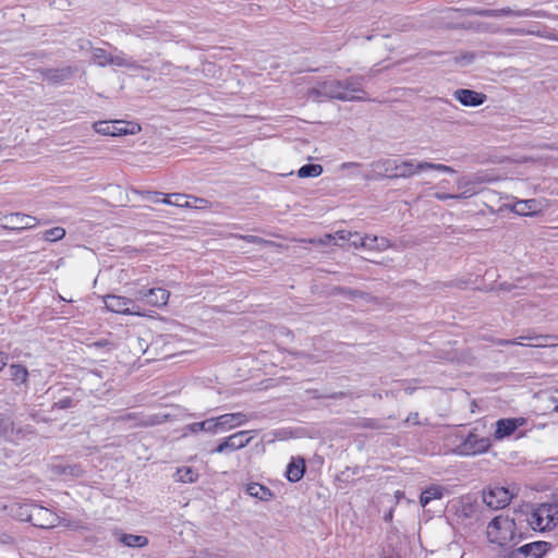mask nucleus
I'll use <instances>...</instances> for the list:
<instances>
[{
  "label": "nucleus",
  "instance_id": "12",
  "mask_svg": "<svg viewBox=\"0 0 558 558\" xmlns=\"http://www.w3.org/2000/svg\"><path fill=\"white\" fill-rule=\"evenodd\" d=\"M4 220H7L9 225H0V227L5 230L31 229L37 226L38 223L36 217L22 213H12L5 215Z\"/></svg>",
  "mask_w": 558,
  "mask_h": 558
},
{
  "label": "nucleus",
  "instance_id": "30",
  "mask_svg": "<svg viewBox=\"0 0 558 558\" xmlns=\"http://www.w3.org/2000/svg\"><path fill=\"white\" fill-rule=\"evenodd\" d=\"M523 339H526V340H534L536 341L535 343H531L530 345L532 347H546L547 344L544 343L543 341L547 339L546 336H526V337H519L517 339H513V340H500L499 343L500 344H518V345H524V343L521 341Z\"/></svg>",
  "mask_w": 558,
  "mask_h": 558
},
{
  "label": "nucleus",
  "instance_id": "20",
  "mask_svg": "<svg viewBox=\"0 0 558 558\" xmlns=\"http://www.w3.org/2000/svg\"><path fill=\"white\" fill-rule=\"evenodd\" d=\"M34 506V504L15 502L9 507V512L14 519L31 522Z\"/></svg>",
  "mask_w": 558,
  "mask_h": 558
},
{
  "label": "nucleus",
  "instance_id": "16",
  "mask_svg": "<svg viewBox=\"0 0 558 558\" xmlns=\"http://www.w3.org/2000/svg\"><path fill=\"white\" fill-rule=\"evenodd\" d=\"M208 201L183 193H172V206L182 208H206Z\"/></svg>",
  "mask_w": 558,
  "mask_h": 558
},
{
  "label": "nucleus",
  "instance_id": "44",
  "mask_svg": "<svg viewBox=\"0 0 558 558\" xmlns=\"http://www.w3.org/2000/svg\"><path fill=\"white\" fill-rule=\"evenodd\" d=\"M352 239L349 240V243L354 248H362L359 244L360 242H364V235H361L359 232L351 231Z\"/></svg>",
  "mask_w": 558,
  "mask_h": 558
},
{
  "label": "nucleus",
  "instance_id": "45",
  "mask_svg": "<svg viewBox=\"0 0 558 558\" xmlns=\"http://www.w3.org/2000/svg\"><path fill=\"white\" fill-rule=\"evenodd\" d=\"M146 194L147 195L153 194L155 196V198H153V201L154 202H160V199L157 198V196H159L160 193H158V192H154V193L147 192ZM161 203L167 204V205H172V194H168L165 198L161 199Z\"/></svg>",
  "mask_w": 558,
  "mask_h": 558
},
{
  "label": "nucleus",
  "instance_id": "36",
  "mask_svg": "<svg viewBox=\"0 0 558 558\" xmlns=\"http://www.w3.org/2000/svg\"><path fill=\"white\" fill-rule=\"evenodd\" d=\"M498 15L499 16L505 15V16L523 17V16H534V15H536V13L529 9L514 11L510 8H502V9H498Z\"/></svg>",
  "mask_w": 558,
  "mask_h": 558
},
{
  "label": "nucleus",
  "instance_id": "8",
  "mask_svg": "<svg viewBox=\"0 0 558 558\" xmlns=\"http://www.w3.org/2000/svg\"><path fill=\"white\" fill-rule=\"evenodd\" d=\"M108 311L124 315H141V308L131 299L121 295H107L104 299Z\"/></svg>",
  "mask_w": 558,
  "mask_h": 558
},
{
  "label": "nucleus",
  "instance_id": "28",
  "mask_svg": "<svg viewBox=\"0 0 558 558\" xmlns=\"http://www.w3.org/2000/svg\"><path fill=\"white\" fill-rule=\"evenodd\" d=\"M174 477L177 482L194 483L198 478V473L191 466H182L177 470Z\"/></svg>",
  "mask_w": 558,
  "mask_h": 558
},
{
  "label": "nucleus",
  "instance_id": "2",
  "mask_svg": "<svg viewBox=\"0 0 558 558\" xmlns=\"http://www.w3.org/2000/svg\"><path fill=\"white\" fill-rule=\"evenodd\" d=\"M486 534L490 543L506 546L514 539V520L508 515H497L488 523Z\"/></svg>",
  "mask_w": 558,
  "mask_h": 558
},
{
  "label": "nucleus",
  "instance_id": "14",
  "mask_svg": "<svg viewBox=\"0 0 558 558\" xmlns=\"http://www.w3.org/2000/svg\"><path fill=\"white\" fill-rule=\"evenodd\" d=\"M453 97L465 107H478L487 99L485 94L466 88H459L454 90Z\"/></svg>",
  "mask_w": 558,
  "mask_h": 558
},
{
  "label": "nucleus",
  "instance_id": "47",
  "mask_svg": "<svg viewBox=\"0 0 558 558\" xmlns=\"http://www.w3.org/2000/svg\"><path fill=\"white\" fill-rule=\"evenodd\" d=\"M134 296L136 300H144L147 302V290H138L137 292L134 293Z\"/></svg>",
  "mask_w": 558,
  "mask_h": 558
},
{
  "label": "nucleus",
  "instance_id": "11",
  "mask_svg": "<svg viewBox=\"0 0 558 558\" xmlns=\"http://www.w3.org/2000/svg\"><path fill=\"white\" fill-rule=\"evenodd\" d=\"M359 93H362V90L350 84H343L340 82L330 84L329 96L332 98H337L344 101L366 100V97H364L363 95H357Z\"/></svg>",
  "mask_w": 558,
  "mask_h": 558
},
{
  "label": "nucleus",
  "instance_id": "29",
  "mask_svg": "<svg viewBox=\"0 0 558 558\" xmlns=\"http://www.w3.org/2000/svg\"><path fill=\"white\" fill-rule=\"evenodd\" d=\"M119 539L128 547L141 548L148 544L147 537L143 535L122 534Z\"/></svg>",
  "mask_w": 558,
  "mask_h": 558
},
{
  "label": "nucleus",
  "instance_id": "50",
  "mask_svg": "<svg viewBox=\"0 0 558 558\" xmlns=\"http://www.w3.org/2000/svg\"><path fill=\"white\" fill-rule=\"evenodd\" d=\"M7 355L0 352V371L7 365Z\"/></svg>",
  "mask_w": 558,
  "mask_h": 558
},
{
  "label": "nucleus",
  "instance_id": "23",
  "mask_svg": "<svg viewBox=\"0 0 558 558\" xmlns=\"http://www.w3.org/2000/svg\"><path fill=\"white\" fill-rule=\"evenodd\" d=\"M446 489L440 485H433L421 493L420 504L422 507L427 506L432 500L441 499Z\"/></svg>",
  "mask_w": 558,
  "mask_h": 558
},
{
  "label": "nucleus",
  "instance_id": "25",
  "mask_svg": "<svg viewBox=\"0 0 558 558\" xmlns=\"http://www.w3.org/2000/svg\"><path fill=\"white\" fill-rule=\"evenodd\" d=\"M305 471L304 460L300 459L298 462L292 461L287 469V478L290 482H298L303 477Z\"/></svg>",
  "mask_w": 558,
  "mask_h": 558
},
{
  "label": "nucleus",
  "instance_id": "26",
  "mask_svg": "<svg viewBox=\"0 0 558 558\" xmlns=\"http://www.w3.org/2000/svg\"><path fill=\"white\" fill-rule=\"evenodd\" d=\"M54 470L57 474L64 477L76 478L84 474V470L78 464L56 465Z\"/></svg>",
  "mask_w": 558,
  "mask_h": 558
},
{
  "label": "nucleus",
  "instance_id": "42",
  "mask_svg": "<svg viewBox=\"0 0 558 558\" xmlns=\"http://www.w3.org/2000/svg\"><path fill=\"white\" fill-rule=\"evenodd\" d=\"M65 78H66V75L63 72L60 75L58 74V72H46L44 80L47 81L48 83L57 84L60 81H63Z\"/></svg>",
  "mask_w": 558,
  "mask_h": 558
},
{
  "label": "nucleus",
  "instance_id": "34",
  "mask_svg": "<svg viewBox=\"0 0 558 558\" xmlns=\"http://www.w3.org/2000/svg\"><path fill=\"white\" fill-rule=\"evenodd\" d=\"M65 229L62 227H54L48 230H45L41 234L43 239L48 242H56L62 240L65 236Z\"/></svg>",
  "mask_w": 558,
  "mask_h": 558
},
{
  "label": "nucleus",
  "instance_id": "48",
  "mask_svg": "<svg viewBox=\"0 0 558 558\" xmlns=\"http://www.w3.org/2000/svg\"><path fill=\"white\" fill-rule=\"evenodd\" d=\"M507 558H526L520 548L511 551Z\"/></svg>",
  "mask_w": 558,
  "mask_h": 558
},
{
  "label": "nucleus",
  "instance_id": "33",
  "mask_svg": "<svg viewBox=\"0 0 558 558\" xmlns=\"http://www.w3.org/2000/svg\"><path fill=\"white\" fill-rule=\"evenodd\" d=\"M323 173V167L320 165H305L298 171L300 178H317Z\"/></svg>",
  "mask_w": 558,
  "mask_h": 558
},
{
  "label": "nucleus",
  "instance_id": "38",
  "mask_svg": "<svg viewBox=\"0 0 558 558\" xmlns=\"http://www.w3.org/2000/svg\"><path fill=\"white\" fill-rule=\"evenodd\" d=\"M203 424H204L203 432H207V433H211V434L220 433L217 416L203 421Z\"/></svg>",
  "mask_w": 558,
  "mask_h": 558
},
{
  "label": "nucleus",
  "instance_id": "54",
  "mask_svg": "<svg viewBox=\"0 0 558 558\" xmlns=\"http://www.w3.org/2000/svg\"><path fill=\"white\" fill-rule=\"evenodd\" d=\"M554 411L558 413V404L554 408Z\"/></svg>",
  "mask_w": 558,
  "mask_h": 558
},
{
  "label": "nucleus",
  "instance_id": "22",
  "mask_svg": "<svg viewBox=\"0 0 558 558\" xmlns=\"http://www.w3.org/2000/svg\"><path fill=\"white\" fill-rule=\"evenodd\" d=\"M170 293L162 288H153L147 290V304L151 306H163L168 303Z\"/></svg>",
  "mask_w": 558,
  "mask_h": 558
},
{
  "label": "nucleus",
  "instance_id": "31",
  "mask_svg": "<svg viewBox=\"0 0 558 558\" xmlns=\"http://www.w3.org/2000/svg\"><path fill=\"white\" fill-rule=\"evenodd\" d=\"M13 421L11 420V417L5 414H0V436L13 441Z\"/></svg>",
  "mask_w": 558,
  "mask_h": 558
},
{
  "label": "nucleus",
  "instance_id": "13",
  "mask_svg": "<svg viewBox=\"0 0 558 558\" xmlns=\"http://www.w3.org/2000/svg\"><path fill=\"white\" fill-rule=\"evenodd\" d=\"M217 418L220 433H226L245 425L252 418V415L243 412H234L219 415Z\"/></svg>",
  "mask_w": 558,
  "mask_h": 558
},
{
  "label": "nucleus",
  "instance_id": "9",
  "mask_svg": "<svg viewBox=\"0 0 558 558\" xmlns=\"http://www.w3.org/2000/svg\"><path fill=\"white\" fill-rule=\"evenodd\" d=\"M513 497L508 488L501 486H495L484 490L483 501L492 509H501L509 505Z\"/></svg>",
  "mask_w": 558,
  "mask_h": 558
},
{
  "label": "nucleus",
  "instance_id": "39",
  "mask_svg": "<svg viewBox=\"0 0 558 558\" xmlns=\"http://www.w3.org/2000/svg\"><path fill=\"white\" fill-rule=\"evenodd\" d=\"M468 13L471 15H480V16H486V17L499 16L498 10L469 9Z\"/></svg>",
  "mask_w": 558,
  "mask_h": 558
},
{
  "label": "nucleus",
  "instance_id": "35",
  "mask_svg": "<svg viewBox=\"0 0 558 558\" xmlns=\"http://www.w3.org/2000/svg\"><path fill=\"white\" fill-rule=\"evenodd\" d=\"M483 181L481 180V178L478 175H472L470 178H466V177H463V178H459L457 180V186L459 189H461L462 191H465V190H474V185L475 184H478V183H482Z\"/></svg>",
  "mask_w": 558,
  "mask_h": 558
},
{
  "label": "nucleus",
  "instance_id": "24",
  "mask_svg": "<svg viewBox=\"0 0 558 558\" xmlns=\"http://www.w3.org/2000/svg\"><path fill=\"white\" fill-rule=\"evenodd\" d=\"M246 493L252 496V497H255L259 500H263V501H267V500H270L272 498V493L271 490L262 485V484H258V483H251L246 486Z\"/></svg>",
  "mask_w": 558,
  "mask_h": 558
},
{
  "label": "nucleus",
  "instance_id": "6",
  "mask_svg": "<svg viewBox=\"0 0 558 558\" xmlns=\"http://www.w3.org/2000/svg\"><path fill=\"white\" fill-rule=\"evenodd\" d=\"M32 520L31 523L34 526L40 527V529H52L57 525L62 526H71L68 520L60 518L58 514L52 512L51 510L35 505L32 511Z\"/></svg>",
  "mask_w": 558,
  "mask_h": 558
},
{
  "label": "nucleus",
  "instance_id": "7",
  "mask_svg": "<svg viewBox=\"0 0 558 558\" xmlns=\"http://www.w3.org/2000/svg\"><path fill=\"white\" fill-rule=\"evenodd\" d=\"M92 60L95 65L105 66H117V68H130L133 63L126 59L123 54H112L102 48H94L92 50Z\"/></svg>",
  "mask_w": 558,
  "mask_h": 558
},
{
  "label": "nucleus",
  "instance_id": "40",
  "mask_svg": "<svg viewBox=\"0 0 558 558\" xmlns=\"http://www.w3.org/2000/svg\"><path fill=\"white\" fill-rule=\"evenodd\" d=\"M240 238L248 243L259 244V245H276L271 241L264 240L263 238L256 235H240Z\"/></svg>",
  "mask_w": 558,
  "mask_h": 558
},
{
  "label": "nucleus",
  "instance_id": "46",
  "mask_svg": "<svg viewBox=\"0 0 558 558\" xmlns=\"http://www.w3.org/2000/svg\"><path fill=\"white\" fill-rule=\"evenodd\" d=\"M185 428H186V430H189L191 433H198V432H203L204 424H203V422L192 423V424H189Z\"/></svg>",
  "mask_w": 558,
  "mask_h": 558
},
{
  "label": "nucleus",
  "instance_id": "21",
  "mask_svg": "<svg viewBox=\"0 0 558 558\" xmlns=\"http://www.w3.org/2000/svg\"><path fill=\"white\" fill-rule=\"evenodd\" d=\"M513 211L522 216L535 215L541 211V204L536 199L518 201L513 205Z\"/></svg>",
  "mask_w": 558,
  "mask_h": 558
},
{
  "label": "nucleus",
  "instance_id": "4",
  "mask_svg": "<svg viewBox=\"0 0 558 558\" xmlns=\"http://www.w3.org/2000/svg\"><path fill=\"white\" fill-rule=\"evenodd\" d=\"M93 129L98 134L110 136L134 135L142 131L138 123L123 120L98 121L93 124Z\"/></svg>",
  "mask_w": 558,
  "mask_h": 558
},
{
  "label": "nucleus",
  "instance_id": "15",
  "mask_svg": "<svg viewBox=\"0 0 558 558\" xmlns=\"http://www.w3.org/2000/svg\"><path fill=\"white\" fill-rule=\"evenodd\" d=\"M524 423L523 418H501L496 422L494 437L498 440L510 436L518 427Z\"/></svg>",
  "mask_w": 558,
  "mask_h": 558
},
{
  "label": "nucleus",
  "instance_id": "3",
  "mask_svg": "<svg viewBox=\"0 0 558 558\" xmlns=\"http://www.w3.org/2000/svg\"><path fill=\"white\" fill-rule=\"evenodd\" d=\"M395 166H396V168L392 173L393 179H399V178L409 179V178L415 175L416 173H418L421 171H426V170H435V171L445 172V173H454L456 172L453 168L442 165V163H434V162H429V161H415L413 159H409V160L396 159Z\"/></svg>",
  "mask_w": 558,
  "mask_h": 558
},
{
  "label": "nucleus",
  "instance_id": "27",
  "mask_svg": "<svg viewBox=\"0 0 558 558\" xmlns=\"http://www.w3.org/2000/svg\"><path fill=\"white\" fill-rule=\"evenodd\" d=\"M10 378L16 385H22L27 383L28 371L25 366L21 364H12L10 365Z\"/></svg>",
  "mask_w": 558,
  "mask_h": 558
},
{
  "label": "nucleus",
  "instance_id": "32",
  "mask_svg": "<svg viewBox=\"0 0 558 558\" xmlns=\"http://www.w3.org/2000/svg\"><path fill=\"white\" fill-rule=\"evenodd\" d=\"M477 192L475 190H465L459 194H449L444 192H437L434 194V197L438 201H447V199H466L474 196Z\"/></svg>",
  "mask_w": 558,
  "mask_h": 558
},
{
  "label": "nucleus",
  "instance_id": "19",
  "mask_svg": "<svg viewBox=\"0 0 558 558\" xmlns=\"http://www.w3.org/2000/svg\"><path fill=\"white\" fill-rule=\"evenodd\" d=\"M550 545L547 542H532L519 547L526 558H542Z\"/></svg>",
  "mask_w": 558,
  "mask_h": 558
},
{
  "label": "nucleus",
  "instance_id": "5",
  "mask_svg": "<svg viewBox=\"0 0 558 558\" xmlns=\"http://www.w3.org/2000/svg\"><path fill=\"white\" fill-rule=\"evenodd\" d=\"M254 430H239L225 437L211 453H229L246 447L253 439Z\"/></svg>",
  "mask_w": 558,
  "mask_h": 558
},
{
  "label": "nucleus",
  "instance_id": "41",
  "mask_svg": "<svg viewBox=\"0 0 558 558\" xmlns=\"http://www.w3.org/2000/svg\"><path fill=\"white\" fill-rule=\"evenodd\" d=\"M475 53L473 52H465L462 53L460 57L456 58L457 65L459 66H468L472 63V61L475 59Z\"/></svg>",
  "mask_w": 558,
  "mask_h": 558
},
{
  "label": "nucleus",
  "instance_id": "37",
  "mask_svg": "<svg viewBox=\"0 0 558 558\" xmlns=\"http://www.w3.org/2000/svg\"><path fill=\"white\" fill-rule=\"evenodd\" d=\"M308 242L312 244H319V245H328L331 243L335 245H341V243H338L336 241L335 233L333 234H331V233L325 234L324 236H322L319 239H311V240H308Z\"/></svg>",
  "mask_w": 558,
  "mask_h": 558
},
{
  "label": "nucleus",
  "instance_id": "52",
  "mask_svg": "<svg viewBox=\"0 0 558 558\" xmlns=\"http://www.w3.org/2000/svg\"><path fill=\"white\" fill-rule=\"evenodd\" d=\"M509 32H510V33H518V34L523 33L522 31H514V29H510Z\"/></svg>",
  "mask_w": 558,
  "mask_h": 558
},
{
  "label": "nucleus",
  "instance_id": "49",
  "mask_svg": "<svg viewBox=\"0 0 558 558\" xmlns=\"http://www.w3.org/2000/svg\"><path fill=\"white\" fill-rule=\"evenodd\" d=\"M407 423H412V424H418V414L417 413H411L407 420H405Z\"/></svg>",
  "mask_w": 558,
  "mask_h": 558
},
{
  "label": "nucleus",
  "instance_id": "17",
  "mask_svg": "<svg viewBox=\"0 0 558 558\" xmlns=\"http://www.w3.org/2000/svg\"><path fill=\"white\" fill-rule=\"evenodd\" d=\"M363 250L374 251V252H384L392 246L391 242L385 236H377L373 234H365L364 242H360L359 244Z\"/></svg>",
  "mask_w": 558,
  "mask_h": 558
},
{
  "label": "nucleus",
  "instance_id": "53",
  "mask_svg": "<svg viewBox=\"0 0 558 558\" xmlns=\"http://www.w3.org/2000/svg\"><path fill=\"white\" fill-rule=\"evenodd\" d=\"M68 402H69V401H61V403H62V404H61V407H62V408L66 407Z\"/></svg>",
  "mask_w": 558,
  "mask_h": 558
},
{
  "label": "nucleus",
  "instance_id": "18",
  "mask_svg": "<svg viewBox=\"0 0 558 558\" xmlns=\"http://www.w3.org/2000/svg\"><path fill=\"white\" fill-rule=\"evenodd\" d=\"M396 159L383 158L371 163L372 171L376 178L393 179Z\"/></svg>",
  "mask_w": 558,
  "mask_h": 558
},
{
  "label": "nucleus",
  "instance_id": "51",
  "mask_svg": "<svg viewBox=\"0 0 558 558\" xmlns=\"http://www.w3.org/2000/svg\"><path fill=\"white\" fill-rule=\"evenodd\" d=\"M359 163L356 162H345L342 165V168H353V167H357Z\"/></svg>",
  "mask_w": 558,
  "mask_h": 558
},
{
  "label": "nucleus",
  "instance_id": "43",
  "mask_svg": "<svg viewBox=\"0 0 558 558\" xmlns=\"http://www.w3.org/2000/svg\"><path fill=\"white\" fill-rule=\"evenodd\" d=\"M335 235H336V241L338 243H341V245L344 242H349V240L352 239L351 231H348V230H339L335 233Z\"/></svg>",
  "mask_w": 558,
  "mask_h": 558
},
{
  "label": "nucleus",
  "instance_id": "1",
  "mask_svg": "<svg viewBox=\"0 0 558 558\" xmlns=\"http://www.w3.org/2000/svg\"><path fill=\"white\" fill-rule=\"evenodd\" d=\"M529 524L535 531H551L558 525V501L538 505L530 513Z\"/></svg>",
  "mask_w": 558,
  "mask_h": 558
},
{
  "label": "nucleus",
  "instance_id": "10",
  "mask_svg": "<svg viewBox=\"0 0 558 558\" xmlns=\"http://www.w3.org/2000/svg\"><path fill=\"white\" fill-rule=\"evenodd\" d=\"M490 447V440L475 434H470L457 448L459 454L475 456L483 453Z\"/></svg>",
  "mask_w": 558,
  "mask_h": 558
}]
</instances>
